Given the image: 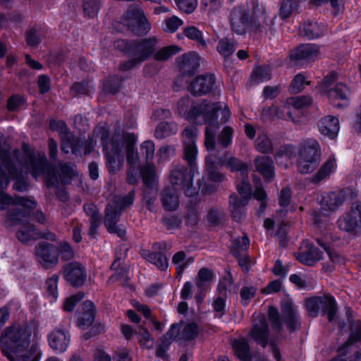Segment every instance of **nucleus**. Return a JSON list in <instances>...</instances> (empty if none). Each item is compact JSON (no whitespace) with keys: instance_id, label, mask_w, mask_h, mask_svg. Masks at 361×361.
I'll return each mask as SVG.
<instances>
[{"instance_id":"obj_50","label":"nucleus","mask_w":361,"mask_h":361,"mask_svg":"<svg viewBox=\"0 0 361 361\" xmlns=\"http://www.w3.org/2000/svg\"><path fill=\"white\" fill-rule=\"evenodd\" d=\"M322 299V295H317L308 298L305 300L306 310L312 317H317L318 316Z\"/></svg>"},{"instance_id":"obj_45","label":"nucleus","mask_w":361,"mask_h":361,"mask_svg":"<svg viewBox=\"0 0 361 361\" xmlns=\"http://www.w3.org/2000/svg\"><path fill=\"white\" fill-rule=\"evenodd\" d=\"M182 34L190 40L197 42L202 46L206 45L202 32L194 25H189L183 28Z\"/></svg>"},{"instance_id":"obj_31","label":"nucleus","mask_w":361,"mask_h":361,"mask_svg":"<svg viewBox=\"0 0 361 361\" xmlns=\"http://www.w3.org/2000/svg\"><path fill=\"white\" fill-rule=\"evenodd\" d=\"M221 165L226 166L231 172L239 173L243 178H247L249 165L235 157H230L224 161L219 160Z\"/></svg>"},{"instance_id":"obj_29","label":"nucleus","mask_w":361,"mask_h":361,"mask_svg":"<svg viewBox=\"0 0 361 361\" xmlns=\"http://www.w3.org/2000/svg\"><path fill=\"white\" fill-rule=\"evenodd\" d=\"M318 128L322 135L334 139L339 130V121L335 116H327L319 121Z\"/></svg>"},{"instance_id":"obj_2","label":"nucleus","mask_w":361,"mask_h":361,"mask_svg":"<svg viewBox=\"0 0 361 361\" xmlns=\"http://www.w3.org/2000/svg\"><path fill=\"white\" fill-rule=\"evenodd\" d=\"M39 339L38 328L35 322L13 324L2 332L0 348L10 361H39Z\"/></svg>"},{"instance_id":"obj_40","label":"nucleus","mask_w":361,"mask_h":361,"mask_svg":"<svg viewBox=\"0 0 361 361\" xmlns=\"http://www.w3.org/2000/svg\"><path fill=\"white\" fill-rule=\"evenodd\" d=\"M177 131L178 126L174 123L161 122L155 129L154 136L157 139H163L176 133Z\"/></svg>"},{"instance_id":"obj_32","label":"nucleus","mask_w":361,"mask_h":361,"mask_svg":"<svg viewBox=\"0 0 361 361\" xmlns=\"http://www.w3.org/2000/svg\"><path fill=\"white\" fill-rule=\"evenodd\" d=\"M345 198L340 193L331 191L325 193L322 198L320 204L322 209L334 212L343 204Z\"/></svg>"},{"instance_id":"obj_8","label":"nucleus","mask_w":361,"mask_h":361,"mask_svg":"<svg viewBox=\"0 0 361 361\" xmlns=\"http://www.w3.org/2000/svg\"><path fill=\"white\" fill-rule=\"evenodd\" d=\"M221 110L222 104L220 102H204L192 105L187 113L186 118L197 122V118L202 116L204 123L207 124L208 128H219V113Z\"/></svg>"},{"instance_id":"obj_57","label":"nucleus","mask_w":361,"mask_h":361,"mask_svg":"<svg viewBox=\"0 0 361 361\" xmlns=\"http://www.w3.org/2000/svg\"><path fill=\"white\" fill-rule=\"evenodd\" d=\"M257 288L255 286H243L240 290L241 303L245 306L248 305L249 301L255 296Z\"/></svg>"},{"instance_id":"obj_1","label":"nucleus","mask_w":361,"mask_h":361,"mask_svg":"<svg viewBox=\"0 0 361 361\" xmlns=\"http://www.w3.org/2000/svg\"><path fill=\"white\" fill-rule=\"evenodd\" d=\"M24 157H20L18 149L13 150L12 154L7 149H0V210H4L11 206L14 208L8 213V219L14 224L23 221V218L30 214V210L37 204L34 200L21 197H12L1 189L8 187L11 180L15 179L13 188L18 191H24L27 188V183L20 179L23 169L30 172L32 177L39 176L45 177L47 187L57 186L59 177L52 164H49L44 152L35 153L34 149L27 143L22 145Z\"/></svg>"},{"instance_id":"obj_41","label":"nucleus","mask_w":361,"mask_h":361,"mask_svg":"<svg viewBox=\"0 0 361 361\" xmlns=\"http://www.w3.org/2000/svg\"><path fill=\"white\" fill-rule=\"evenodd\" d=\"M310 82L307 81L304 73H297L292 79L288 87V91L292 94H296L301 92L306 85H310Z\"/></svg>"},{"instance_id":"obj_15","label":"nucleus","mask_w":361,"mask_h":361,"mask_svg":"<svg viewBox=\"0 0 361 361\" xmlns=\"http://www.w3.org/2000/svg\"><path fill=\"white\" fill-rule=\"evenodd\" d=\"M158 42L156 37L135 40L131 44L130 56H135L142 63L153 55Z\"/></svg>"},{"instance_id":"obj_17","label":"nucleus","mask_w":361,"mask_h":361,"mask_svg":"<svg viewBox=\"0 0 361 361\" xmlns=\"http://www.w3.org/2000/svg\"><path fill=\"white\" fill-rule=\"evenodd\" d=\"M36 255L42 267L49 269L58 263L59 249L54 245L40 243L36 247Z\"/></svg>"},{"instance_id":"obj_46","label":"nucleus","mask_w":361,"mask_h":361,"mask_svg":"<svg viewBox=\"0 0 361 361\" xmlns=\"http://www.w3.org/2000/svg\"><path fill=\"white\" fill-rule=\"evenodd\" d=\"M135 336L141 347L149 349L153 346V338L147 329L138 327L135 331Z\"/></svg>"},{"instance_id":"obj_63","label":"nucleus","mask_w":361,"mask_h":361,"mask_svg":"<svg viewBox=\"0 0 361 361\" xmlns=\"http://www.w3.org/2000/svg\"><path fill=\"white\" fill-rule=\"evenodd\" d=\"M121 80L114 76L106 80L104 83V90L105 92L114 94L118 91L121 87Z\"/></svg>"},{"instance_id":"obj_22","label":"nucleus","mask_w":361,"mask_h":361,"mask_svg":"<svg viewBox=\"0 0 361 361\" xmlns=\"http://www.w3.org/2000/svg\"><path fill=\"white\" fill-rule=\"evenodd\" d=\"M63 274L65 279L74 287L81 286L87 277L85 268L78 262L66 264L64 267Z\"/></svg>"},{"instance_id":"obj_59","label":"nucleus","mask_w":361,"mask_h":361,"mask_svg":"<svg viewBox=\"0 0 361 361\" xmlns=\"http://www.w3.org/2000/svg\"><path fill=\"white\" fill-rule=\"evenodd\" d=\"M176 154V149L172 146L161 147L157 152V161L164 162L173 157Z\"/></svg>"},{"instance_id":"obj_27","label":"nucleus","mask_w":361,"mask_h":361,"mask_svg":"<svg viewBox=\"0 0 361 361\" xmlns=\"http://www.w3.org/2000/svg\"><path fill=\"white\" fill-rule=\"evenodd\" d=\"M54 236L52 233H49V236L42 235L35 230L33 225L28 223H21L20 228L17 233L18 240L23 243H27L30 240H36L40 238H46L52 240L54 239Z\"/></svg>"},{"instance_id":"obj_35","label":"nucleus","mask_w":361,"mask_h":361,"mask_svg":"<svg viewBox=\"0 0 361 361\" xmlns=\"http://www.w3.org/2000/svg\"><path fill=\"white\" fill-rule=\"evenodd\" d=\"M200 334L201 329L196 322H188L182 329V347L184 342H195Z\"/></svg>"},{"instance_id":"obj_38","label":"nucleus","mask_w":361,"mask_h":361,"mask_svg":"<svg viewBox=\"0 0 361 361\" xmlns=\"http://www.w3.org/2000/svg\"><path fill=\"white\" fill-rule=\"evenodd\" d=\"M237 44L233 39L224 37L219 41L216 50L223 57L229 58L235 52Z\"/></svg>"},{"instance_id":"obj_60","label":"nucleus","mask_w":361,"mask_h":361,"mask_svg":"<svg viewBox=\"0 0 361 361\" xmlns=\"http://www.w3.org/2000/svg\"><path fill=\"white\" fill-rule=\"evenodd\" d=\"M256 149L262 154H271L274 149L273 143L267 136H264L257 142Z\"/></svg>"},{"instance_id":"obj_37","label":"nucleus","mask_w":361,"mask_h":361,"mask_svg":"<svg viewBox=\"0 0 361 361\" xmlns=\"http://www.w3.org/2000/svg\"><path fill=\"white\" fill-rule=\"evenodd\" d=\"M336 166V161L332 159H328L313 176L312 182L316 184L320 183L331 175Z\"/></svg>"},{"instance_id":"obj_21","label":"nucleus","mask_w":361,"mask_h":361,"mask_svg":"<svg viewBox=\"0 0 361 361\" xmlns=\"http://www.w3.org/2000/svg\"><path fill=\"white\" fill-rule=\"evenodd\" d=\"M327 94L331 104L337 108L343 109L350 104V91L344 83H336L334 87L327 90Z\"/></svg>"},{"instance_id":"obj_23","label":"nucleus","mask_w":361,"mask_h":361,"mask_svg":"<svg viewBox=\"0 0 361 361\" xmlns=\"http://www.w3.org/2000/svg\"><path fill=\"white\" fill-rule=\"evenodd\" d=\"M50 348L57 353L65 352L70 343V335L68 331L59 329H54L48 335Z\"/></svg>"},{"instance_id":"obj_19","label":"nucleus","mask_w":361,"mask_h":361,"mask_svg":"<svg viewBox=\"0 0 361 361\" xmlns=\"http://www.w3.org/2000/svg\"><path fill=\"white\" fill-rule=\"evenodd\" d=\"M323 252L314 243L307 242L303 243V250L297 252L295 258L305 266L313 267L323 259Z\"/></svg>"},{"instance_id":"obj_42","label":"nucleus","mask_w":361,"mask_h":361,"mask_svg":"<svg viewBox=\"0 0 361 361\" xmlns=\"http://www.w3.org/2000/svg\"><path fill=\"white\" fill-rule=\"evenodd\" d=\"M180 48L176 45L164 47L157 51H154L153 58L157 61H164L168 60L170 57L178 53Z\"/></svg>"},{"instance_id":"obj_13","label":"nucleus","mask_w":361,"mask_h":361,"mask_svg":"<svg viewBox=\"0 0 361 361\" xmlns=\"http://www.w3.org/2000/svg\"><path fill=\"white\" fill-rule=\"evenodd\" d=\"M216 77L214 73L198 75L190 82L188 91L195 97L214 94Z\"/></svg>"},{"instance_id":"obj_20","label":"nucleus","mask_w":361,"mask_h":361,"mask_svg":"<svg viewBox=\"0 0 361 361\" xmlns=\"http://www.w3.org/2000/svg\"><path fill=\"white\" fill-rule=\"evenodd\" d=\"M249 336L256 344L264 348L267 346L269 341L270 330L269 322L265 317H262L259 323L252 325Z\"/></svg>"},{"instance_id":"obj_11","label":"nucleus","mask_w":361,"mask_h":361,"mask_svg":"<svg viewBox=\"0 0 361 361\" xmlns=\"http://www.w3.org/2000/svg\"><path fill=\"white\" fill-rule=\"evenodd\" d=\"M340 230L351 234L361 233V202L353 203L338 220Z\"/></svg>"},{"instance_id":"obj_7","label":"nucleus","mask_w":361,"mask_h":361,"mask_svg":"<svg viewBox=\"0 0 361 361\" xmlns=\"http://www.w3.org/2000/svg\"><path fill=\"white\" fill-rule=\"evenodd\" d=\"M321 147L314 139L304 140L299 152L298 168L301 173H310L319 166L321 160Z\"/></svg>"},{"instance_id":"obj_25","label":"nucleus","mask_w":361,"mask_h":361,"mask_svg":"<svg viewBox=\"0 0 361 361\" xmlns=\"http://www.w3.org/2000/svg\"><path fill=\"white\" fill-rule=\"evenodd\" d=\"M231 345L235 356L240 361H252L253 355L247 338L240 337L231 341Z\"/></svg>"},{"instance_id":"obj_30","label":"nucleus","mask_w":361,"mask_h":361,"mask_svg":"<svg viewBox=\"0 0 361 361\" xmlns=\"http://www.w3.org/2000/svg\"><path fill=\"white\" fill-rule=\"evenodd\" d=\"M180 332V326L178 324L171 325L167 333L163 336L161 343L157 348V355L159 357H164L171 343L177 338Z\"/></svg>"},{"instance_id":"obj_6","label":"nucleus","mask_w":361,"mask_h":361,"mask_svg":"<svg viewBox=\"0 0 361 361\" xmlns=\"http://www.w3.org/2000/svg\"><path fill=\"white\" fill-rule=\"evenodd\" d=\"M134 199L135 192L132 190L126 195L114 197L113 202L108 204L105 209L104 225L109 233L117 234L121 238L126 235V231L118 228L116 224L122 211L131 205Z\"/></svg>"},{"instance_id":"obj_61","label":"nucleus","mask_w":361,"mask_h":361,"mask_svg":"<svg viewBox=\"0 0 361 361\" xmlns=\"http://www.w3.org/2000/svg\"><path fill=\"white\" fill-rule=\"evenodd\" d=\"M197 183L198 190L202 195H211L217 190V187L214 184L206 182L204 178L199 179Z\"/></svg>"},{"instance_id":"obj_47","label":"nucleus","mask_w":361,"mask_h":361,"mask_svg":"<svg viewBox=\"0 0 361 361\" xmlns=\"http://www.w3.org/2000/svg\"><path fill=\"white\" fill-rule=\"evenodd\" d=\"M305 36L310 40L317 39L323 36V32L316 22H307L303 25Z\"/></svg>"},{"instance_id":"obj_33","label":"nucleus","mask_w":361,"mask_h":361,"mask_svg":"<svg viewBox=\"0 0 361 361\" xmlns=\"http://www.w3.org/2000/svg\"><path fill=\"white\" fill-rule=\"evenodd\" d=\"M322 302L320 310L322 315H327L329 322L334 321L338 312V305L336 300L332 295H325L322 296Z\"/></svg>"},{"instance_id":"obj_16","label":"nucleus","mask_w":361,"mask_h":361,"mask_svg":"<svg viewBox=\"0 0 361 361\" xmlns=\"http://www.w3.org/2000/svg\"><path fill=\"white\" fill-rule=\"evenodd\" d=\"M319 54V47L315 44H300L289 54V59L295 64L300 61H314Z\"/></svg>"},{"instance_id":"obj_44","label":"nucleus","mask_w":361,"mask_h":361,"mask_svg":"<svg viewBox=\"0 0 361 361\" xmlns=\"http://www.w3.org/2000/svg\"><path fill=\"white\" fill-rule=\"evenodd\" d=\"M268 319L272 329L278 332H281L283 330V326L279 312L277 307L274 305H270L268 308Z\"/></svg>"},{"instance_id":"obj_10","label":"nucleus","mask_w":361,"mask_h":361,"mask_svg":"<svg viewBox=\"0 0 361 361\" xmlns=\"http://www.w3.org/2000/svg\"><path fill=\"white\" fill-rule=\"evenodd\" d=\"M170 185L164 191L161 197L162 205L168 211L175 210L179 205L178 192L180 188V169L174 166L169 174Z\"/></svg>"},{"instance_id":"obj_56","label":"nucleus","mask_w":361,"mask_h":361,"mask_svg":"<svg viewBox=\"0 0 361 361\" xmlns=\"http://www.w3.org/2000/svg\"><path fill=\"white\" fill-rule=\"evenodd\" d=\"M155 151L154 143L151 140H146L140 145V152L145 156L146 163H152Z\"/></svg>"},{"instance_id":"obj_5","label":"nucleus","mask_w":361,"mask_h":361,"mask_svg":"<svg viewBox=\"0 0 361 361\" xmlns=\"http://www.w3.org/2000/svg\"><path fill=\"white\" fill-rule=\"evenodd\" d=\"M130 145L128 147L127 181L134 185L137 183L140 178L142 177L144 184L150 188L157 177L156 166L152 163H146L144 166H141L138 152L133 150Z\"/></svg>"},{"instance_id":"obj_62","label":"nucleus","mask_w":361,"mask_h":361,"mask_svg":"<svg viewBox=\"0 0 361 361\" xmlns=\"http://www.w3.org/2000/svg\"><path fill=\"white\" fill-rule=\"evenodd\" d=\"M292 190L288 187L283 188L281 190L279 197V204L283 207H288L291 202L292 199Z\"/></svg>"},{"instance_id":"obj_24","label":"nucleus","mask_w":361,"mask_h":361,"mask_svg":"<svg viewBox=\"0 0 361 361\" xmlns=\"http://www.w3.org/2000/svg\"><path fill=\"white\" fill-rule=\"evenodd\" d=\"M255 170L264 179L271 182L275 176V167L272 158L269 156H257L254 159Z\"/></svg>"},{"instance_id":"obj_48","label":"nucleus","mask_w":361,"mask_h":361,"mask_svg":"<svg viewBox=\"0 0 361 361\" xmlns=\"http://www.w3.org/2000/svg\"><path fill=\"white\" fill-rule=\"evenodd\" d=\"M149 262L154 264L157 268L164 270L168 267V259L164 255L160 252H149L145 256Z\"/></svg>"},{"instance_id":"obj_28","label":"nucleus","mask_w":361,"mask_h":361,"mask_svg":"<svg viewBox=\"0 0 361 361\" xmlns=\"http://www.w3.org/2000/svg\"><path fill=\"white\" fill-rule=\"evenodd\" d=\"M81 313L78 317L77 325L81 329H87L90 326L95 317V307L92 302L85 301L82 305Z\"/></svg>"},{"instance_id":"obj_26","label":"nucleus","mask_w":361,"mask_h":361,"mask_svg":"<svg viewBox=\"0 0 361 361\" xmlns=\"http://www.w3.org/2000/svg\"><path fill=\"white\" fill-rule=\"evenodd\" d=\"M201 58L195 51H189L182 54V78L185 76H193L200 66Z\"/></svg>"},{"instance_id":"obj_58","label":"nucleus","mask_w":361,"mask_h":361,"mask_svg":"<svg viewBox=\"0 0 361 361\" xmlns=\"http://www.w3.org/2000/svg\"><path fill=\"white\" fill-rule=\"evenodd\" d=\"M330 262L335 266H343L346 264L347 258L343 255L338 252L333 247L326 252Z\"/></svg>"},{"instance_id":"obj_52","label":"nucleus","mask_w":361,"mask_h":361,"mask_svg":"<svg viewBox=\"0 0 361 361\" xmlns=\"http://www.w3.org/2000/svg\"><path fill=\"white\" fill-rule=\"evenodd\" d=\"M233 130L230 126H224L218 136V143L222 148H227L232 142Z\"/></svg>"},{"instance_id":"obj_39","label":"nucleus","mask_w":361,"mask_h":361,"mask_svg":"<svg viewBox=\"0 0 361 361\" xmlns=\"http://www.w3.org/2000/svg\"><path fill=\"white\" fill-rule=\"evenodd\" d=\"M300 0H281L279 4V16L281 19L288 18L293 11L299 8Z\"/></svg>"},{"instance_id":"obj_54","label":"nucleus","mask_w":361,"mask_h":361,"mask_svg":"<svg viewBox=\"0 0 361 361\" xmlns=\"http://www.w3.org/2000/svg\"><path fill=\"white\" fill-rule=\"evenodd\" d=\"M59 276L53 275L46 281V293L51 300H56L58 297Z\"/></svg>"},{"instance_id":"obj_14","label":"nucleus","mask_w":361,"mask_h":361,"mask_svg":"<svg viewBox=\"0 0 361 361\" xmlns=\"http://www.w3.org/2000/svg\"><path fill=\"white\" fill-rule=\"evenodd\" d=\"M351 312L352 310L350 308L346 311V317L349 324V336L347 340L336 350V356H340L343 358L350 353L352 345L361 343V321L359 320L355 322L353 319Z\"/></svg>"},{"instance_id":"obj_36","label":"nucleus","mask_w":361,"mask_h":361,"mask_svg":"<svg viewBox=\"0 0 361 361\" xmlns=\"http://www.w3.org/2000/svg\"><path fill=\"white\" fill-rule=\"evenodd\" d=\"M215 277L212 270L207 267L201 268L195 280V284L199 289H208Z\"/></svg>"},{"instance_id":"obj_51","label":"nucleus","mask_w":361,"mask_h":361,"mask_svg":"<svg viewBox=\"0 0 361 361\" xmlns=\"http://www.w3.org/2000/svg\"><path fill=\"white\" fill-rule=\"evenodd\" d=\"M224 219V214L215 208L210 209L206 216L209 226H219L223 224Z\"/></svg>"},{"instance_id":"obj_9","label":"nucleus","mask_w":361,"mask_h":361,"mask_svg":"<svg viewBox=\"0 0 361 361\" xmlns=\"http://www.w3.org/2000/svg\"><path fill=\"white\" fill-rule=\"evenodd\" d=\"M121 20L124 25L137 35H146L151 29L149 22L138 5H131L123 15Z\"/></svg>"},{"instance_id":"obj_43","label":"nucleus","mask_w":361,"mask_h":361,"mask_svg":"<svg viewBox=\"0 0 361 361\" xmlns=\"http://www.w3.org/2000/svg\"><path fill=\"white\" fill-rule=\"evenodd\" d=\"M250 243V241L247 235L241 238H238L232 243L231 253L233 257L237 258L241 251H246L249 249Z\"/></svg>"},{"instance_id":"obj_3","label":"nucleus","mask_w":361,"mask_h":361,"mask_svg":"<svg viewBox=\"0 0 361 361\" xmlns=\"http://www.w3.org/2000/svg\"><path fill=\"white\" fill-rule=\"evenodd\" d=\"M229 23L232 32L240 36H245L247 32L271 33L274 24L273 19L267 15L263 5H259V0H250L249 6H234L229 15Z\"/></svg>"},{"instance_id":"obj_64","label":"nucleus","mask_w":361,"mask_h":361,"mask_svg":"<svg viewBox=\"0 0 361 361\" xmlns=\"http://www.w3.org/2000/svg\"><path fill=\"white\" fill-rule=\"evenodd\" d=\"M332 239L333 235L331 234H324L320 236H318L315 238V242L317 244L321 247L326 253L327 251L332 248Z\"/></svg>"},{"instance_id":"obj_18","label":"nucleus","mask_w":361,"mask_h":361,"mask_svg":"<svg viewBox=\"0 0 361 361\" xmlns=\"http://www.w3.org/2000/svg\"><path fill=\"white\" fill-rule=\"evenodd\" d=\"M282 319L289 333H295L301 327V319L296 312L290 300L283 302L281 305Z\"/></svg>"},{"instance_id":"obj_4","label":"nucleus","mask_w":361,"mask_h":361,"mask_svg":"<svg viewBox=\"0 0 361 361\" xmlns=\"http://www.w3.org/2000/svg\"><path fill=\"white\" fill-rule=\"evenodd\" d=\"M94 135L99 137L103 145L106 159V167L111 173H116L123 166L124 162L122 150L125 147L126 160L128 161V147L130 145L131 149L135 150L137 141L136 135L133 133L118 132L114 133L111 138L109 137L108 130L101 126L97 127L94 130Z\"/></svg>"},{"instance_id":"obj_53","label":"nucleus","mask_w":361,"mask_h":361,"mask_svg":"<svg viewBox=\"0 0 361 361\" xmlns=\"http://www.w3.org/2000/svg\"><path fill=\"white\" fill-rule=\"evenodd\" d=\"M83 12L89 18H94L97 16L100 9V3L98 0H83Z\"/></svg>"},{"instance_id":"obj_49","label":"nucleus","mask_w":361,"mask_h":361,"mask_svg":"<svg viewBox=\"0 0 361 361\" xmlns=\"http://www.w3.org/2000/svg\"><path fill=\"white\" fill-rule=\"evenodd\" d=\"M289 104L295 109L309 108L312 104V97L310 95H300L292 97L289 99Z\"/></svg>"},{"instance_id":"obj_34","label":"nucleus","mask_w":361,"mask_h":361,"mask_svg":"<svg viewBox=\"0 0 361 361\" xmlns=\"http://www.w3.org/2000/svg\"><path fill=\"white\" fill-rule=\"evenodd\" d=\"M60 137L61 140V148L62 152L68 154L71 151L73 154L77 155L82 147V142L79 139L75 138L69 130L61 135Z\"/></svg>"},{"instance_id":"obj_12","label":"nucleus","mask_w":361,"mask_h":361,"mask_svg":"<svg viewBox=\"0 0 361 361\" xmlns=\"http://www.w3.org/2000/svg\"><path fill=\"white\" fill-rule=\"evenodd\" d=\"M184 154L183 158L188 163V168L182 166V188L187 185H192L195 172L197 171V156L198 149L197 143L194 141L192 143H183Z\"/></svg>"},{"instance_id":"obj_55","label":"nucleus","mask_w":361,"mask_h":361,"mask_svg":"<svg viewBox=\"0 0 361 361\" xmlns=\"http://www.w3.org/2000/svg\"><path fill=\"white\" fill-rule=\"evenodd\" d=\"M60 171L61 178L60 181L63 183H69V180L75 175V166L71 163L61 164Z\"/></svg>"}]
</instances>
